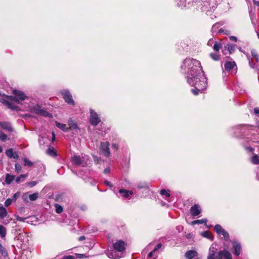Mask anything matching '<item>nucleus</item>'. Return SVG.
I'll use <instances>...</instances> for the list:
<instances>
[{
	"label": "nucleus",
	"instance_id": "1",
	"mask_svg": "<svg viewBox=\"0 0 259 259\" xmlns=\"http://www.w3.org/2000/svg\"><path fill=\"white\" fill-rule=\"evenodd\" d=\"M181 68H187V82L193 87L200 84L202 81L205 83V89L207 85L206 78L202 74L200 62L193 58H186L184 60Z\"/></svg>",
	"mask_w": 259,
	"mask_h": 259
},
{
	"label": "nucleus",
	"instance_id": "2",
	"mask_svg": "<svg viewBox=\"0 0 259 259\" xmlns=\"http://www.w3.org/2000/svg\"><path fill=\"white\" fill-rule=\"evenodd\" d=\"M60 94H61L65 103L72 106L75 105V102L73 99L72 94L69 90L67 89L63 90L60 91Z\"/></svg>",
	"mask_w": 259,
	"mask_h": 259
},
{
	"label": "nucleus",
	"instance_id": "3",
	"mask_svg": "<svg viewBox=\"0 0 259 259\" xmlns=\"http://www.w3.org/2000/svg\"><path fill=\"white\" fill-rule=\"evenodd\" d=\"M31 112L45 117H52V115L47 111L41 109L39 105L33 106L31 108Z\"/></svg>",
	"mask_w": 259,
	"mask_h": 259
},
{
	"label": "nucleus",
	"instance_id": "4",
	"mask_svg": "<svg viewBox=\"0 0 259 259\" xmlns=\"http://www.w3.org/2000/svg\"><path fill=\"white\" fill-rule=\"evenodd\" d=\"M90 124L94 126H96L98 125L101 121V120L98 115V114L94 111V110L92 109L90 110Z\"/></svg>",
	"mask_w": 259,
	"mask_h": 259
},
{
	"label": "nucleus",
	"instance_id": "5",
	"mask_svg": "<svg viewBox=\"0 0 259 259\" xmlns=\"http://www.w3.org/2000/svg\"><path fill=\"white\" fill-rule=\"evenodd\" d=\"M12 93L14 95H15L17 103H19L20 102L25 100L27 98V96L24 93L21 91L14 90H13Z\"/></svg>",
	"mask_w": 259,
	"mask_h": 259
},
{
	"label": "nucleus",
	"instance_id": "6",
	"mask_svg": "<svg viewBox=\"0 0 259 259\" xmlns=\"http://www.w3.org/2000/svg\"><path fill=\"white\" fill-rule=\"evenodd\" d=\"M207 259H220L219 252L217 253V249L215 247L212 246L210 247Z\"/></svg>",
	"mask_w": 259,
	"mask_h": 259
},
{
	"label": "nucleus",
	"instance_id": "7",
	"mask_svg": "<svg viewBox=\"0 0 259 259\" xmlns=\"http://www.w3.org/2000/svg\"><path fill=\"white\" fill-rule=\"evenodd\" d=\"M109 143L108 142H101L100 144V149L103 154L106 156L108 157L110 155L109 150Z\"/></svg>",
	"mask_w": 259,
	"mask_h": 259
},
{
	"label": "nucleus",
	"instance_id": "8",
	"mask_svg": "<svg viewBox=\"0 0 259 259\" xmlns=\"http://www.w3.org/2000/svg\"><path fill=\"white\" fill-rule=\"evenodd\" d=\"M0 102L3 103L4 105H6L8 106V107L10 109H11L12 110H16V111H19L20 110V108L19 106L14 105L11 102L9 101L7 99H5L4 98H1L0 99Z\"/></svg>",
	"mask_w": 259,
	"mask_h": 259
},
{
	"label": "nucleus",
	"instance_id": "9",
	"mask_svg": "<svg viewBox=\"0 0 259 259\" xmlns=\"http://www.w3.org/2000/svg\"><path fill=\"white\" fill-rule=\"evenodd\" d=\"M190 211L192 216L195 217L200 214L202 210L199 204H195L191 206Z\"/></svg>",
	"mask_w": 259,
	"mask_h": 259
},
{
	"label": "nucleus",
	"instance_id": "10",
	"mask_svg": "<svg viewBox=\"0 0 259 259\" xmlns=\"http://www.w3.org/2000/svg\"><path fill=\"white\" fill-rule=\"evenodd\" d=\"M114 249L118 251L122 252L125 249V243L123 241L118 240L113 244Z\"/></svg>",
	"mask_w": 259,
	"mask_h": 259
},
{
	"label": "nucleus",
	"instance_id": "11",
	"mask_svg": "<svg viewBox=\"0 0 259 259\" xmlns=\"http://www.w3.org/2000/svg\"><path fill=\"white\" fill-rule=\"evenodd\" d=\"M233 245V249L234 250L233 253L236 256H238L241 251V247L240 243L236 240H233L232 241Z\"/></svg>",
	"mask_w": 259,
	"mask_h": 259
},
{
	"label": "nucleus",
	"instance_id": "12",
	"mask_svg": "<svg viewBox=\"0 0 259 259\" xmlns=\"http://www.w3.org/2000/svg\"><path fill=\"white\" fill-rule=\"evenodd\" d=\"M194 88V89L191 90V92L194 95H198L200 92L205 89L204 82L202 81L200 84H197Z\"/></svg>",
	"mask_w": 259,
	"mask_h": 259
},
{
	"label": "nucleus",
	"instance_id": "13",
	"mask_svg": "<svg viewBox=\"0 0 259 259\" xmlns=\"http://www.w3.org/2000/svg\"><path fill=\"white\" fill-rule=\"evenodd\" d=\"M235 51V45L232 44H227L225 46H224L223 49L222 50V53L224 55H226L229 54H231L232 52Z\"/></svg>",
	"mask_w": 259,
	"mask_h": 259
},
{
	"label": "nucleus",
	"instance_id": "14",
	"mask_svg": "<svg viewBox=\"0 0 259 259\" xmlns=\"http://www.w3.org/2000/svg\"><path fill=\"white\" fill-rule=\"evenodd\" d=\"M219 256L220 259H232L231 253L226 249L219 251Z\"/></svg>",
	"mask_w": 259,
	"mask_h": 259
},
{
	"label": "nucleus",
	"instance_id": "15",
	"mask_svg": "<svg viewBox=\"0 0 259 259\" xmlns=\"http://www.w3.org/2000/svg\"><path fill=\"white\" fill-rule=\"evenodd\" d=\"M0 126L4 130L8 131L9 132H12L14 130L11 123L8 122H0Z\"/></svg>",
	"mask_w": 259,
	"mask_h": 259
},
{
	"label": "nucleus",
	"instance_id": "16",
	"mask_svg": "<svg viewBox=\"0 0 259 259\" xmlns=\"http://www.w3.org/2000/svg\"><path fill=\"white\" fill-rule=\"evenodd\" d=\"M235 66H236V64L234 61H227L225 63L224 67L226 71H230L232 70Z\"/></svg>",
	"mask_w": 259,
	"mask_h": 259
},
{
	"label": "nucleus",
	"instance_id": "17",
	"mask_svg": "<svg viewBox=\"0 0 259 259\" xmlns=\"http://www.w3.org/2000/svg\"><path fill=\"white\" fill-rule=\"evenodd\" d=\"M197 252L195 250H188L185 254V256L188 259H192L194 257L197 256Z\"/></svg>",
	"mask_w": 259,
	"mask_h": 259
},
{
	"label": "nucleus",
	"instance_id": "18",
	"mask_svg": "<svg viewBox=\"0 0 259 259\" xmlns=\"http://www.w3.org/2000/svg\"><path fill=\"white\" fill-rule=\"evenodd\" d=\"M72 162L74 165L78 166L82 163V160L79 155H74L72 158Z\"/></svg>",
	"mask_w": 259,
	"mask_h": 259
},
{
	"label": "nucleus",
	"instance_id": "19",
	"mask_svg": "<svg viewBox=\"0 0 259 259\" xmlns=\"http://www.w3.org/2000/svg\"><path fill=\"white\" fill-rule=\"evenodd\" d=\"M56 125L58 128H60L64 132H67L69 131V128H68L65 124H63L56 121Z\"/></svg>",
	"mask_w": 259,
	"mask_h": 259
},
{
	"label": "nucleus",
	"instance_id": "20",
	"mask_svg": "<svg viewBox=\"0 0 259 259\" xmlns=\"http://www.w3.org/2000/svg\"><path fill=\"white\" fill-rule=\"evenodd\" d=\"M68 124L69 125L68 128H69V130L78 129L76 122H74L71 118L68 120Z\"/></svg>",
	"mask_w": 259,
	"mask_h": 259
},
{
	"label": "nucleus",
	"instance_id": "21",
	"mask_svg": "<svg viewBox=\"0 0 259 259\" xmlns=\"http://www.w3.org/2000/svg\"><path fill=\"white\" fill-rule=\"evenodd\" d=\"M47 154L53 157H55L57 155L56 150L53 146H51L48 147Z\"/></svg>",
	"mask_w": 259,
	"mask_h": 259
},
{
	"label": "nucleus",
	"instance_id": "22",
	"mask_svg": "<svg viewBox=\"0 0 259 259\" xmlns=\"http://www.w3.org/2000/svg\"><path fill=\"white\" fill-rule=\"evenodd\" d=\"M119 193L122 194L125 198H127L130 194H133V193L132 191L127 190L125 189H121L119 190Z\"/></svg>",
	"mask_w": 259,
	"mask_h": 259
},
{
	"label": "nucleus",
	"instance_id": "23",
	"mask_svg": "<svg viewBox=\"0 0 259 259\" xmlns=\"http://www.w3.org/2000/svg\"><path fill=\"white\" fill-rule=\"evenodd\" d=\"M201 236L211 240H212L213 238L211 233L209 231H205L202 232Z\"/></svg>",
	"mask_w": 259,
	"mask_h": 259
},
{
	"label": "nucleus",
	"instance_id": "24",
	"mask_svg": "<svg viewBox=\"0 0 259 259\" xmlns=\"http://www.w3.org/2000/svg\"><path fill=\"white\" fill-rule=\"evenodd\" d=\"M8 215L6 209L3 206H0V218L4 219Z\"/></svg>",
	"mask_w": 259,
	"mask_h": 259
},
{
	"label": "nucleus",
	"instance_id": "25",
	"mask_svg": "<svg viewBox=\"0 0 259 259\" xmlns=\"http://www.w3.org/2000/svg\"><path fill=\"white\" fill-rule=\"evenodd\" d=\"M250 161L251 163L253 164H259V156L257 154L254 155L252 157H251L250 159Z\"/></svg>",
	"mask_w": 259,
	"mask_h": 259
},
{
	"label": "nucleus",
	"instance_id": "26",
	"mask_svg": "<svg viewBox=\"0 0 259 259\" xmlns=\"http://www.w3.org/2000/svg\"><path fill=\"white\" fill-rule=\"evenodd\" d=\"M222 48V45L221 42L215 41L213 46V49L215 52H218Z\"/></svg>",
	"mask_w": 259,
	"mask_h": 259
},
{
	"label": "nucleus",
	"instance_id": "27",
	"mask_svg": "<svg viewBox=\"0 0 259 259\" xmlns=\"http://www.w3.org/2000/svg\"><path fill=\"white\" fill-rule=\"evenodd\" d=\"M214 231L218 234H219L220 235L221 233L223 232V230H224L222 227L219 225V224H217L214 226Z\"/></svg>",
	"mask_w": 259,
	"mask_h": 259
},
{
	"label": "nucleus",
	"instance_id": "28",
	"mask_svg": "<svg viewBox=\"0 0 259 259\" xmlns=\"http://www.w3.org/2000/svg\"><path fill=\"white\" fill-rule=\"evenodd\" d=\"M209 56L213 60L215 61H218L221 60L220 56L216 53H210Z\"/></svg>",
	"mask_w": 259,
	"mask_h": 259
},
{
	"label": "nucleus",
	"instance_id": "29",
	"mask_svg": "<svg viewBox=\"0 0 259 259\" xmlns=\"http://www.w3.org/2000/svg\"><path fill=\"white\" fill-rule=\"evenodd\" d=\"M14 178H15V176H14L11 175H10L9 174H7V175H6V178L5 181H6L7 184H10L14 180Z\"/></svg>",
	"mask_w": 259,
	"mask_h": 259
},
{
	"label": "nucleus",
	"instance_id": "30",
	"mask_svg": "<svg viewBox=\"0 0 259 259\" xmlns=\"http://www.w3.org/2000/svg\"><path fill=\"white\" fill-rule=\"evenodd\" d=\"M55 208V211L57 213H61L63 212V208L61 205L58 203H55L54 205Z\"/></svg>",
	"mask_w": 259,
	"mask_h": 259
},
{
	"label": "nucleus",
	"instance_id": "31",
	"mask_svg": "<svg viewBox=\"0 0 259 259\" xmlns=\"http://www.w3.org/2000/svg\"><path fill=\"white\" fill-rule=\"evenodd\" d=\"M6 235V229L2 225H0V236L2 238L5 237Z\"/></svg>",
	"mask_w": 259,
	"mask_h": 259
},
{
	"label": "nucleus",
	"instance_id": "32",
	"mask_svg": "<svg viewBox=\"0 0 259 259\" xmlns=\"http://www.w3.org/2000/svg\"><path fill=\"white\" fill-rule=\"evenodd\" d=\"M137 187L139 189H148L149 188V185L148 183L146 182H141L138 184Z\"/></svg>",
	"mask_w": 259,
	"mask_h": 259
},
{
	"label": "nucleus",
	"instance_id": "33",
	"mask_svg": "<svg viewBox=\"0 0 259 259\" xmlns=\"http://www.w3.org/2000/svg\"><path fill=\"white\" fill-rule=\"evenodd\" d=\"M9 140V138L8 137L7 135L2 131H0V140L2 142H5Z\"/></svg>",
	"mask_w": 259,
	"mask_h": 259
},
{
	"label": "nucleus",
	"instance_id": "34",
	"mask_svg": "<svg viewBox=\"0 0 259 259\" xmlns=\"http://www.w3.org/2000/svg\"><path fill=\"white\" fill-rule=\"evenodd\" d=\"M6 154L9 158H12L13 157H14V152H13V149L12 148H10V149L7 150L6 151Z\"/></svg>",
	"mask_w": 259,
	"mask_h": 259
},
{
	"label": "nucleus",
	"instance_id": "35",
	"mask_svg": "<svg viewBox=\"0 0 259 259\" xmlns=\"http://www.w3.org/2000/svg\"><path fill=\"white\" fill-rule=\"evenodd\" d=\"M221 235H222L224 238V239L226 241H230V236L229 233L225 231V230H223V232L221 233Z\"/></svg>",
	"mask_w": 259,
	"mask_h": 259
},
{
	"label": "nucleus",
	"instance_id": "36",
	"mask_svg": "<svg viewBox=\"0 0 259 259\" xmlns=\"http://www.w3.org/2000/svg\"><path fill=\"white\" fill-rule=\"evenodd\" d=\"M207 222V220L205 219H203L201 220H197L195 221H194L192 222V225H195V224H201L203 223H206Z\"/></svg>",
	"mask_w": 259,
	"mask_h": 259
},
{
	"label": "nucleus",
	"instance_id": "37",
	"mask_svg": "<svg viewBox=\"0 0 259 259\" xmlns=\"http://www.w3.org/2000/svg\"><path fill=\"white\" fill-rule=\"evenodd\" d=\"M251 55L255 58L257 62H259V56L255 50H252L251 51Z\"/></svg>",
	"mask_w": 259,
	"mask_h": 259
},
{
	"label": "nucleus",
	"instance_id": "38",
	"mask_svg": "<svg viewBox=\"0 0 259 259\" xmlns=\"http://www.w3.org/2000/svg\"><path fill=\"white\" fill-rule=\"evenodd\" d=\"M38 197V193H34L32 194H30L29 195V198L31 201H35L36 200Z\"/></svg>",
	"mask_w": 259,
	"mask_h": 259
},
{
	"label": "nucleus",
	"instance_id": "39",
	"mask_svg": "<svg viewBox=\"0 0 259 259\" xmlns=\"http://www.w3.org/2000/svg\"><path fill=\"white\" fill-rule=\"evenodd\" d=\"M24 165L25 166H28L29 167L32 166L33 165L32 162L28 160L27 158H23Z\"/></svg>",
	"mask_w": 259,
	"mask_h": 259
},
{
	"label": "nucleus",
	"instance_id": "40",
	"mask_svg": "<svg viewBox=\"0 0 259 259\" xmlns=\"http://www.w3.org/2000/svg\"><path fill=\"white\" fill-rule=\"evenodd\" d=\"M160 193L161 195H165L167 197H170V193L169 190H166L164 189H163L160 190Z\"/></svg>",
	"mask_w": 259,
	"mask_h": 259
},
{
	"label": "nucleus",
	"instance_id": "41",
	"mask_svg": "<svg viewBox=\"0 0 259 259\" xmlns=\"http://www.w3.org/2000/svg\"><path fill=\"white\" fill-rule=\"evenodd\" d=\"M3 96L4 98H5V99H7V100H11V101H15L16 102V97H15V95H14V96H9V95H3Z\"/></svg>",
	"mask_w": 259,
	"mask_h": 259
},
{
	"label": "nucleus",
	"instance_id": "42",
	"mask_svg": "<svg viewBox=\"0 0 259 259\" xmlns=\"http://www.w3.org/2000/svg\"><path fill=\"white\" fill-rule=\"evenodd\" d=\"M0 253L3 255V256H6L7 255V252L5 248L2 245V244L0 243Z\"/></svg>",
	"mask_w": 259,
	"mask_h": 259
},
{
	"label": "nucleus",
	"instance_id": "43",
	"mask_svg": "<svg viewBox=\"0 0 259 259\" xmlns=\"http://www.w3.org/2000/svg\"><path fill=\"white\" fill-rule=\"evenodd\" d=\"M15 171L17 172L21 171L22 169L21 165L19 163H16L15 165Z\"/></svg>",
	"mask_w": 259,
	"mask_h": 259
},
{
	"label": "nucleus",
	"instance_id": "44",
	"mask_svg": "<svg viewBox=\"0 0 259 259\" xmlns=\"http://www.w3.org/2000/svg\"><path fill=\"white\" fill-rule=\"evenodd\" d=\"M12 199H10V198H8L7 199L5 202V205L6 206V207H8L9 206H10L12 202Z\"/></svg>",
	"mask_w": 259,
	"mask_h": 259
},
{
	"label": "nucleus",
	"instance_id": "45",
	"mask_svg": "<svg viewBox=\"0 0 259 259\" xmlns=\"http://www.w3.org/2000/svg\"><path fill=\"white\" fill-rule=\"evenodd\" d=\"M26 219H27V218H22L18 215H17L16 217V220L17 221H19V222H24Z\"/></svg>",
	"mask_w": 259,
	"mask_h": 259
},
{
	"label": "nucleus",
	"instance_id": "46",
	"mask_svg": "<svg viewBox=\"0 0 259 259\" xmlns=\"http://www.w3.org/2000/svg\"><path fill=\"white\" fill-rule=\"evenodd\" d=\"M248 59L249 60V66L251 68H253L254 67L255 64H254V63L253 62L252 59H250L249 57H248Z\"/></svg>",
	"mask_w": 259,
	"mask_h": 259
},
{
	"label": "nucleus",
	"instance_id": "47",
	"mask_svg": "<svg viewBox=\"0 0 259 259\" xmlns=\"http://www.w3.org/2000/svg\"><path fill=\"white\" fill-rule=\"evenodd\" d=\"M38 183L37 182H36V181H32V182H30L29 183H28V185L30 187H34L35 185H37V184Z\"/></svg>",
	"mask_w": 259,
	"mask_h": 259
},
{
	"label": "nucleus",
	"instance_id": "48",
	"mask_svg": "<svg viewBox=\"0 0 259 259\" xmlns=\"http://www.w3.org/2000/svg\"><path fill=\"white\" fill-rule=\"evenodd\" d=\"M162 246V244L161 243H158L157 245H156L154 248L153 249V251H156L159 248H160Z\"/></svg>",
	"mask_w": 259,
	"mask_h": 259
},
{
	"label": "nucleus",
	"instance_id": "49",
	"mask_svg": "<svg viewBox=\"0 0 259 259\" xmlns=\"http://www.w3.org/2000/svg\"><path fill=\"white\" fill-rule=\"evenodd\" d=\"M19 195V193L17 192V193H16L15 194H14L13 195V196H12V200L13 201H16L18 196Z\"/></svg>",
	"mask_w": 259,
	"mask_h": 259
},
{
	"label": "nucleus",
	"instance_id": "50",
	"mask_svg": "<svg viewBox=\"0 0 259 259\" xmlns=\"http://www.w3.org/2000/svg\"><path fill=\"white\" fill-rule=\"evenodd\" d=\"M229 38L231 40L235 41V42L237 41V38L235 36H230Z\"/></svg>",
	"mask_w": 259,
	"mask_h": 259
},
{
	"label": "nucleus",
	"instance_id": "51",
	"mask_svg": "<svg viewBox=\"0 0 259 259\" xmlns=\"http://www.w3.org/2000/svg\"><path fill=\"white\" fill-rule=\"evenodd\" d=\"M245 149L250 152H252L254 151V149L251 147H246Z\"/></svg>",
	"mask_w": 259,
	"mask_h": 259
},
{
	"label": "nucleus",
	"instance_id": "52",
	"mask_svg": "<svg viewBox=\"0 0 259 259\" xmlns=\"http://www.w3.org/2000/svg\"><path fill=\"white\" fill-rule=\"evenodd\" d=\"M63 259H75V258L72 255H68L64 256Z\"/></svg>",
	"mask_w": 259,
	"mask_h": 259
},
{
	"label": "nucleus",
	"instance_id": "53",
	"mask_svg": "<svg viewBox=\"0 0 259 259\" xmlns=\"http://www.w3.org/2000/svg\"><path fill=\"white\" fill-rule=\"evenodd\" d=\"M110 172V169L109 167H107L104 170V172L105 174H109V172Z\"/></svg>",
	"mask_w": 259,
	"mask_h": 259
},
{
	"label": "nucleus",
	"instance_id": "54",
	"mask_svg": "<svg viewBox=\"0 0 259 259\" xmlns=\"http://www.w3.org/2000/svg\"><path fill=\"white\" fill-rule=\"evenodd\" d=\"M254 112L255 114H259V107L254 108Z\"/></svg>",
	"mask_w": 259,
	"mask_h": 259
},
{
	"label": "nucleus",
	"instance_id": "55",
	"mask_svg": "<svg viewBox=\"0 0 259 259\" xmlns=\"http://www.w3.org/2000/svg\"><path fill=\"white\" fill-rule=\"evenodd\" d=\"M19 157L17 152H15L14 154V157H13L12 158H13L14 159H18Z\"/></svg>",
	"mask_w": 259,
	"mask_h": 259
},
{
	"label": "nucleus",
	"instance_id": "56",
	"mask_svg": "<svg viewBox=\"0 0 259 259\" xmlns=\"http://www.w3.org/2000/svg\"><path fill=\"white\" fill-rule=\"evenodd\" d=\"M252 2L254 6H257L259 7V1H252Z\"/></svg>",
	"mask_w": 259,
	"mask_h": 259
},
{
	"label": "nucleus",
	"instance_id": "57",
	"mask_svg": "<svg viewBox=\"0 0 259 259\" xmlns=\"http://www.w3.org/2000/svg\"><path fill=\"white\" fill-rule=\"evenodd\" d=\"M105 183L106 184V185L109 186L110 187H113V185L111 184V182H110L109 181H106L105 182Z\"/></svg>",
	"mask_w": 259,
	"mask_h": 259
},
{
	"label": "nucleus",
	"instance_id": "58",
	"mask_svg": "<svg viewBox=\"0 0 259 259\" xmlns=\"http://www.w3.org/2000/svg\"><path fill=\"white\" fill-rule=\"evenodd\" d=\"M155 252V251H153V250L152 251H151V252H150L148 254V257H151L153 255V253Z\"/></svg>",
	"mask_w": 259,
	"mask_h": 259
},
{
	"label": "nucleus",
	"instance_id": "59",
	"mask_svg": "<svg viewBox=\"0 0 259 259\" xmlns=\"http://www.w3.org/2000/svg\"><path fill=\"white\" fill-rule=\"evenodd\" d=\"M85 239V237L84 236H81L79 237L78 240L79 241H82V240H84Z\"/></svg>",
	"mask_w": 259,
	"mask_h": 259
},
{
	"label": "nucleus",
	"instance_id": "60",
	"mask_svg": "<svg viewBox=\"0 0 259 259\" xmlns=\"http://www.w3.org/2000/svg\"><path fill=\"white\" fill-rule=\"evenodd\" d=\"M56 137H55V134L54 133H53L52 134V141L54 142L55 140Z\"/></svg>",
	"mask_w": 259,
	"mask_h": 259
},
{
	"label": "nucleus",
	"instance_id": "61",
	"mask_svg": "<svg viewBox=\"0 0 259 259\" xmlns=\"http://www.w3.org/2000/svg\"><path fill=\"white\" fill-rule=\"evenodd\" d=\"M21 177H19H19H17V178H16V182L17 183H19V182H20V181H21Z\"/></svg>",
	"mask_w": 259,
	"mask_h": 259
},
{
	"label": "nucleus",
	"instance_id": "62",
	"mask_svg": "<svg viewBox=\"0 0 259 259\" xmlns=\"http://www.w3.org/2000/svg\"><path fill=\"white\" fill-rule=\"evenodd\" d=\"M19 177H21V178H25L27 177L26 175L22 174Z\"/></svg>",
	"mask_w": 259,
	"mask_h": 259
},
{
	"label": "nucleus",
	"instance_id": "63",
	"mask_svg": "<svg viewBox=\"0 0 259 259\" xmlns=\"http://www.w3.org/2000/svg\"><path fill=\"white\" fill-rule=\"evenodd\" d=\"M22 198H23V199L24 200H26V199H27V195H26V194H25V195H23L22 196Z\"/></svg>",
	"mask_w": 259,
	"mask_h": 259
},
{
	"label": "nucleus",
	"instance_id": "64",
	"mask_svg": "<svg viewBox=\"0 0 259 259\" xmlns=\"http://www.w3.org/2000/svg\"><path fill=\"white\" fill-rule=\"evenodd\" d=\"M207 45L209 46H212V44L211 42V40H210L208 42Z\"/></svg>",
	"mask_w": 259,
	"mask_h": 259
}]
</instances>
